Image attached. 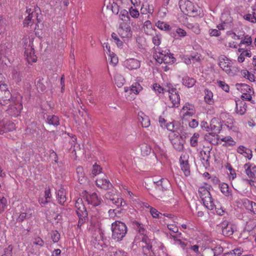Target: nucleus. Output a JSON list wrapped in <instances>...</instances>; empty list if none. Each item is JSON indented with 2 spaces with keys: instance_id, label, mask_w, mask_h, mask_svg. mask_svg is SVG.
Instances as JSON below:
<instances>
[{
  "instance_id": "9b49d317",
  "label": "nucleus",
  "mask_w": 256,
  "mask_h": 256,
  "mask_svg": "<svg viewBox=\"0 0 256 256\" xmlns=\"http://www.w3.org/2000/svg\"><path fill=\"white\" fill-rule=\"evenodd\" d=\"M218 66L228 74L232 76L234 74L232 72V62L224 55H222L218 58Z\"/></svg>"
},
{
  "instance_id": "c756f323",
  "label": "nucleus",
  "mask_w": 256,
  "mask_h": 256,
  "mask_svg": "<svg viewBox=\"0 0 256 256\" xmlns=\"http://www.w3.org/2000/svg\"><path fill=\"white\" fill-rule=\"evenodd\" d=\"M242 203L244 206L251 212H253L254 209L256 208V203L251 201L247 198H244L242 200Z\"/></svg>"
},
{
  "instance_id": "a878e982",
  "label": "nucleus",
  "mask_w": 256,
  "mask_h": 256,
  "mask_svg": "<svg viewBox=\"0 0 256 256\" xmlns=\"http://www.w3.org/2000/svg\"><path fill=\"white\" fill-rule=\"evenodd\" d=\"M120 26L122 30L120 34L122 38H130L132 36V32L129 25L126 26L122 22L120 24Z\"/></svg>"
},
{
  "instance_id": "aec40b11",
  "label": "nucleus",
  "mask_w": 256,
  "mask_h": 256,
  "mask_svg": "<svg viewBox=\"0 0 256 256\" xmlns=\"http://www.w3.org/2000/svg\"><path fill=\"white\" fill-rule=\"evenodd\" d=\"M223 251L222 247L219 246L214 248H206L202 251V256H216Z\"/></svg>"
},
{
  "instance_id": "69168bd1",
  "label": "nucleus",
  "mask_w": 256,
  "mask_h": 256,
  "mask_svg": "<svg viewBox=\"0 0 256 256\" xmlns=\"http://www.w3.org/2000/svg\"><path fill=\"white\" fill-rule=\"evenodd\" d=\"M12 77L14 80L16 82H18L22 80V76L20 72H18L16 70H14L12 73Z\"/></svg>"
},
{
  "instance_id": "bf43d9fd",
  "label": "nucleus",
  "mask_w": 256,
  "mask_h": 256,
  "mask_svg": "<svg viewBox=\"0 0 256 256\" xmlns=\"http://www.w3.org/2000/svg\"><path fill=\"white\" fill-rule=\"evenodd\" d=\"M216 84L222 90H224L226 92H229L230 87L228 85L226 84L224 82L218 80L216 82Z\"/></svg>"
},
{
  "instance_id": "e433bc0d",
  "label": "nucleus",
  "mask_w": 256,
  "mask_h": 256,
  "mask_svg": "<svg viewBox=\"0 0 256 256\" xmlns=\"http://www.w3.org/2000/svg\"><path fill=\"white\" fill-rule=\"evenodd\" d=\"M220 140L225 142L223 144L224 146H233L236 144V142L230 136L222 137L220 138Z\"/></svg>"
},
{
  "instance_id": "0e129e2a",
  "label": "nucleus",
  "mask_w": 256,
  "mask_h": 256,
  "mask_svg": "<svg viewBox=\"0 0 256 256\" xmlns=\"http://www.w3.org/2000/svg\"><path fill=\"white\" fill-rule=\"evenodd\" d=\"M244 18L250 22H251L252 23H256V18L254 16L253 14H244L243 16Z\"/></svg>"
},
{
  "instance_id": "4d7b16f0",
  "label": "nucleus",
  "mask_w": 256,
  "mask_h": 256,
  "mask_svg": "<svg viewBox=\"0 0 256 256\" xmlns=\"http://www.w3.org/2000/svg\"><path fill=\"white\" fill-rule=\"evenodd\" d=\"M6 199L4 196L0 198V214H2L4 212V210L6 208Z\"/></svg>"
},
{
  "instance_id": "6e6552de",
  "label": "nucleus",
  "mask_w": 256,
  "mask_h": 256,
  "mask_svg": "<svg viewBox=\"0 0 256 256\" xmlns=\"http://www.w3.org/2000/svg\"><path fill=\"white\" fill-rule=\"evenodd\" d=\"M236 87L242 93V100L250 101L252 103H254V100H252V96L254 94V91L250 86L245 84H236Z\"/></svg>"
},
{
  "instance_id": "052dcab7",
  "label": "nucleus",
  "mask_w": 256,
  "mask_h": 256,
  "mask_svg": "<svg viewBox=\"0 0 256 256\" xmlns=\"http://www.w3.org/2000/svg\"><path fill=\"white\" fill-rule=\"evenodd\" d=\"M44 197V199L46 200V202H50L51 201L52 196L49 187L45 188Z\"/></svg>"
},
{
  "instance_id": "20e7f679",
  "label": "nucleus",
  "mask_w": 256,
  "mask_h": 256,
  "mask_svg": "<svg viewBox=\"0 0 256 256\" xmlns=\"http://www.w3.org/2000/svg\"><path fill=\"white\" fill-rule=\"evenodd\" d=\"M112 238L116 241L122 240L127 233V227L124 223L116 220L112 224Z\"/></svg>"
},
{
  "instance_id": "2eb2a0df",
  "label": "nucleus",
  "mask_w": 256,
  "mask_h": 256,
  "mask_svg": "<svg viewBox=\"0 0 256 256\" xmlns=\"http://www.w3.org/2000/svg\"><path fill=\"white\" fill-rule=\"evenodd\" d=\"M180 164L181 170L183 172L185 176L190 175V166L188 162V156L186 154H182L180 158Z\"/></svg>"
},
{
  "instance_id": "3c124183",
  "label": "nucleus",
  "mask_w": 256,
  "mask_h": 256,
  "mask_svg": "<svg viewBox=\"0 0 256 256\" xmlns=\"http://www.w3.org/2000/svg\"><path fill=\"white\" fill-rule=\"evenodd\" d=\"M162 38L160 34L156 33L152 38V43L156 46H159L161 44Z\"/></svg>"
},
{
  "instance_id": "7c9ffc66",
  "label": "nucleus",
  "mask_w": 256,
  "mask_h": 256,
  "mask_svg": "<svg viewBox=\"0 0 256 256\" xmlns=\"http://www.w3.org/2000/svg\"><path fill=\"white\" fill-rule=\"evenodd\" d=\"M174 148L178 151H182L184 149V144L182 142L181 136H178L172 141Z\"/></svg>"
},
{
  "instance_id": "6ab92c4d",
  "label": "nucleus",
  "mask_w": 256,
  "mask_h": 256,
  "mask_svg": "<svg viewBox=\"0 0 256 256\" xmlns=\"http://www.w3.org/2000/svg\"><path fill=\"white\" fill-rule=\"evenodd\" d=\"M2 88L0 90V104L4 106L9 103L12 98V94L8 88L2 86Z\"/></svg>"
},
{
  "instance_id": "7ed1b4c3",
  "label": "nucleus",
  "mask_w": 256,
  "mask_h": 256,
  "mask_svg": "<svg viewBox=\"0 0 256 256\" xmlns=\"http://www.w3.org/2000/svg\"><path fill=\"white\" fill-rule=\"evenodd\" d=\"M179 6L181 11L186 15L192 17L201 16L202 8L188 0H180Z\"/></svg>"
},
{
  "instance_id": "393cba45",
  "label": "nucleus",
  "mask_w": 256,
  "mask_h": 256,
  "mask_svg": "<svg viewBox=\"0 0 256 256\" xmlns=\"http://www.w3.org/2000/svg\"><path fill=\"white\" fill-rule=\"evenodd\" d=\"M96 185L98 188L104 190L110 188L112 184L106 178H98L96 180Z\"/></svg>"
},
{
  "instance_id": "412c9836",
  "label": "nucleus",
  "mask_w": 256,
  "mask_h": 256,
  "mask_svg": "<svg viewBox=\"0 0 256 256\" xmlns=\"http://www.w3.org/2000/svg\"><path fill=\"white\" fill-rule=\"evenodd\" d=\"M34 210L32 208H26V212H20L16 219L18 222H22L30 218L34 215Z\"/></svg>"
},
{
  "instance_id": "49530a36",
  "label": "nucleus",
  "mask_w": 256,
  "mask_h": 256,
  "mask_svg": "<svg viewBox=\"0 0 256 256\" xmlns=\"http://www.w3.org/2000/svg\"><path fill=\"white\" fill-rule=\"evenodd\" d=\"M116 84L118 88L122 87L125 82L124 77L120 74H117L114 76Z\"/></svg>"
},
{
  "instance_id": "e2e57ef3",
  "label": "nucleus",
  "mask_w": 256,
  "mask_h": 256,
  "mask_svg": "<svg viewBox=\"0 0 256 256\" xmlns=\"http://www.w3.org/2000/svg\"><path fill=\"white\" fill-rule=\"evenodd\" d=\"M252 37L249 35H246L244 36V39L241 40L240 44H246L248 46H250L252 44Z\"/></svg>"
},
{
  "instance_id": "de8ad7c7",
  "label": "nucleus",
  "mask_w": 256,
  "mask_h": 256,
  "mask_svg": "<svg viewBox=\"0 0 256 256\" xmlns=\"http://www.w3.org/2000/svg\"><path fill=\"white\" fill-rule=\"evenodd\" d=\"M110 200L118 207L124 206L126 202L124 201L123 199L121 198H110Z\"/></svg>"
},
{
  "instance_id": "c9c22d12",
  "label": "nucleus",
  "mask_w": 256,
  "mask_h": 256,
  "mask_svg": "<svg viewBox=\"0 0 256 256\" xmlns=\"http://www.w3.org/2000/svg\"><path fill=\"white\" fill-rule=\"evenodd\" d=\"M182 80L183 84L188 88L192 87L196 82L194 78H190L188 76H184Z\"/></svg>"
},
{
  "instance_id": "f704fd0d",
  "label": "nucleus",
  "mask_w": 256,
  "mask_h": 256,
  "mask_svg": "<svg viewBox=\"0 0 256 256\" xmlns=\"http://www.w3.org/2000/svg\"><path fill=\"white\" fill-rule=\"evenodd\" d=\"M205 96H204V102L208 104L212 105L214 104V100L213 98V93L208 90H204Z\"/></svg>"
},
{
  "instance_id": "4be33fe9",
  "label": "nucleus",
  "mask_w": 256,
  "mask_h": 256,
  "mask_svg": "<svg viewBox=\"0 0 256 256\" xmlns=\"http://www.w3.org/2000/svg\"><path fill=\"white\" fill-rule=\"evenodd\" d=\"M245 172L247 176L250 178H254L255 177L256 174V166L254 164L248 162L244 166Z\"/></svg>"
},
{
  "instance_id": "423d86ee",
  "label": "nucleus",
  "mask_w": 256,
  "mask_h": 256,
  "mask_svg": "<svg viewBox=\"0 0 256 256\" xmlns=\"http://www.w3.org/2000/svg\"><path fill=\"white\" fill-rule=\"evenodd\" d=\"M156 61L159 64L162 62L168 64H172L175 60L173 54L170 52L169 50L156 52L154 56Z\"/></svg>"
},
{
  "instance_id": "79ce46f5",
  "label": "nucleus",
  "mask_w": 256,
  "mask_h": 256,
  "mask_svg": "<svg viewBox=\"0 0 256 256\" xmlns=\"http://www.w3.org/2000/svg\"><path fill=\"white\" fill-rule=\"evenodd\" d=\"M214 208L216 214L219 216H224L226 212V208L220 202H218L216 205L214 204Z\"/></svg>"
},
{
  "instance_id": "c03bdc74",
  "label": "nucleus",
  "mask_w": 256,
  "mask_h": 256,
  "mask_svg": "<svg viewBox=\"0 0 256 256\" xmlns=\"http://www.w3.org/2000/svg\"><path fill=\"white\" fill-rule=\"evenodd\" d=\"M187 27L196 34H198L200 33V29L198 24H188Z\"/></svg>"
},
{
  "instance_id": "603ef678",
  "label": "nucleus",
  "mask_w": 256,
  "mask_h": 256,
  "mask_svg": "<svg viewBox=\"0 0 256 256\" xmlns=\"http://www.w3.org/2000/svg\"><path fill=\"white\" fill-rule=\"evenodd\" d=\"M109 58L110 59V63L113 66H115L118 63V60L116 55L113 52L110 53L108 54Z\"/></svg>"
},
{
  "instance_id": "f257e3e1",
  "label": "nucleus",
  "mask_w": 256,
  "mask_h": 256,
  "mask_svg": "<svg viewBox=\"0 0 256 256\" xmlns=\"http://www.w3.org/2000/svg\"><path fill=\"white\" fill-rule=\"evenodd\" d=\"M136 228L138 232L144 235L142 238V242L144 244L142 246L144 252L150 256H161L160 251L164 252V247L163 244L160 242H157L156 241L150 242L148 239L145 237L146 232V229L144 228L142 224L136 222Z\"/></svg>"
},
{
  "instance_id": "ddd939ff",
  "label": "nucleus",
  "mask_w": 256,
  "mask_h": 256,
  "mask_svg": "<svg viewBox=\"0 0 256 256\" xmlns=\"http://www.w3.org/2000/svg\"><path fill=\"white\" fill-rule=\"evenodd\" d=\"M16 129V124L12 121L8 119L0 120V134L8 132H12Z\"/></svg>"
},
{
  "instance_id": "9d476101",
  "label": "nucleus",
  "mask_w": 256,
  "mask_h": 256,
  "mask_svg": "<svg viewBox=\"0 0 256 256\" xmlns=\"http://www.w3.org/2000/svg\"><path fill=\"white\" fill-rule=\"evenodd\" d=\"M196 112L194 106L189 102H186L180 112V115L183 120H188L193 116Z\"/></svg>"
},
{
  "instance_id": "b1692460",
  "label": "nucleus",
  "mask_w": 256,
  "mask_h": 256,
  "mask_svg": "<svg viewBox=\"0 0 256 256\" xmlns=\"http://www.w3.org/2000/svg\"><path fill=\"white\" fill-rule=\"evenodd\" d=\"M238 52L240 54L238 58V61L239 62H242L244 61L245 57L250 58L252 56V52L250 50L245 48L238 49Z\"/></svg>"
},
{
  "instance_id": "39448f33",
  "label": "nucleus",
  "mask_w": 256,
  "mask_h": 256,
  "mask_svg": "<svg viewBox=\"0 0 256 256\" xmlns=\"http://www.w3.org/2000/svg\"><path fill=\"white\" fill-rule=\"evenodd\" d=\"M22 98V96L20 94H16L12 98V102L7 110L8 113L12 116L16 117L20 115L23 108Z\"/></svg>"
},
{
  "instance_id": "cd10ccee",
  "label": "nucleus",
  "mask_w": 256,
  "mask_h": 256,
  "mask_svg": "<svg viewBox=\"0 0 256 256\" xmlns=\"http://www.w3.org/2000/svg\"><path fill=\"white\" fill-rule=\"evenodd\" d=\"M138 120L144 128H148L150 126L149 118L142 112L138 113Z\"/></svg>"
},
{
  "instance_id": "4468645a",
  "label": "nucleus",
  "mask_w": 256,
  "mask_h": 256,
  "mask_svg": "<svg viewBox=\"0 0 256 256\" xmlns=\"http://www.w3.org/2000/svg\"><path fill=\"white\" fill-rule=\"evenodd\" d=\"M220 19L222 23L217 26L218 30L220 32L221 30H224L232 26V18L229 14L223 12Z\"/></svg>"
},
{
  "instance_id": "4c0bfd02",
  "label": "nucleus",
  "mask_w": 256,
  "mask_h": 256,
  "mask_svg": "<svg viewBox=\"0 0 256 256\" xmlns=\"http://www.w3.org/2000/svg\"><path fill=\"white\" fill-rule=\"evenodd\" d=\"M108 250L110 256H126V254L124 252L116 250L114 247H110Z\"/></svg>"
},
{
  "instance_id": "a18cd8bd",
  "label": "nucleus",
  "mask_w": 256,
  "mask_h": 256,
  "mask_svg": "<svg viewBox=\"0 0 256 256\" xmlns=\"http://www.w3.org/2000/svg\"><path fill=\"white\" fill-rule=\"evenodd\" d=\"M142 88L138 82L134 83L130 88V91L136 94H138L142 90Z\"/></svg>"
},
{
  "instance_id": "473e14b6",
  "label": "nucleus",
  "mask_w": 256,
  "mask_h": 256,
  "mask_svg": "<svg viewBox=\"0 0 256 256\" xmlns=\"http://www.w3.org/2000/svg\"><path fill=\"white\" fill-rule=\"evenodd\" d=\"M119 17L120 20L124 22L126 26L127 24L130 22V18L128 15V12L126 10H122L120 12Z\"/></svg>"
},
{
  "instance_id": "72a5a7b5",
  "label": "nucleus",
  "mask_w": 256,
  "mask_h": 256,
  "mask_svg": "<svg viewBox=\"0 0 256 256\" xmlns=\"http://www.w3.org/2000/svg\"><path fill=\"white\" fill-rule=\"evenodd\" d=\"M156 186L158 188L162 190H166L168 189V186L170 185L168 181L164 178H162L160 180L157 181L156 182Z\"/></svg>"
},
{
  "instance_id": "2f4dec72",
  "label": "nucleus",
  "mask_w": 256,
  "mask_h": 256,
  "mask_svg": "<svg viewBox=\"0 0 256 256\" xmlns=\"http://www.w3.org/2000/svg\"><path fill=\"white\" fill-rule=\"evenodd\" d=\"M237 152L240 154H243L248 159H250L252 157V150L243 146H240L238 147Z\"/></svg>"
},
{
  "instance_id": "0eeeda50",
  "label": "nucleus",
  "mask_w": 256,
  "mask_h": 256,
  "mask_svg": "<svg viewBox=\"0 0 256 256\" xmlns=\"http://www.w3.org/2000/svg\"><path fill=\"white\" fill-rule=\"evenodd\" d=\"M38 8H28L26 10V12L28 15L26 16L24 20V26L28 27L32 26L34 24L36 25L40 22L38 20Z\"/></svg>"
},
{
  "instance_id": "1a4fd4ad",
  "label": "nucleus",
  "mask_w": 256,
  "mask_h": 256,
  "mask_svg": "<svg viewBox=\"0 0 256 256\" xmlns=\"http://www.w3.org/2000/svg\"><path fill=\"white\" fill-rule=\"evenodd\" d=\"M92 244L97 250H104L108 246L103 240V233L101 230H98L93 236L91 240Z\"/></svg>"
},
{
  "instance_id": "a211bd4d",
  "label": "nucleus",
  "mask_w": 256,
  "mask_h": 256,
  "mask_svg": "<svg viewBox=\"0 0 256 256\" xmlns=\"http://www.w3.org/2000/svg\"><path fill=\"white\" fill-rule=\"evenodd\" d=\"M24 56L29 64L36 62L37 57L34 54V48L30 44L26 45L24 47Z\"/></svg>"
},
{
  "instance_id": "774afa93",
  "label": "nucleus",
  "mask_w": 256,
  "mask_h": 256,
  "mask_svg": "<svg viewBox=\"0 0 256 256\" xmlns=\"http://www.w3.org/2000/svg\"><path fill=\"white\" fill-rule=\"evenodd\" d=\"M60 234L57 230H54L52 232L51 237L54 242H58L60 240Z\"/></svg>"
},
{
  "instance_id": "bb28decb",
  "label": "nucleus",
  "mask_w": 256,
  "mask_h": 256,
  "mask_svg": "<svg viewBox=\"0 0 256 256\" xmlns=\"http://www.w3.org/2000/svg\"><path fill=\"white\" fill-rule=\"evenodd\" d=\"M219 188L221 192L226 197H229L232 195V191L230 189L228 185L225 182L219 184Z\"/></svg>"
},
{
  "instance_id": "dca6fc26",
  "label": "nucleus",
  "mask_w": 256,
  "mask_h": 256,
  "mask_svg": "<svg viewBox=\"0 0 256 256\" xmlns=\"http://www.w3.org/2000/svg\"><path fill=\"white\" fill-rule=\"evenodd\" d=\"M169 99L172 108H178L180 104V96L176 88H172L168 90Z\"/></svg>"
},
{
  "instance_id": "338daca9",
  "label": "nucleus",
  "mask_w": 256,
  "mask_h": 256,
  "mask_svg": "<svg viewBox=\"0 0 256 256\" xmlns=\"http://www.w3.org/2000/svg\"><path fill=\"white\" fill-rule=\"evenodd\" d=\"M190 58L193 64L199 63L201 61V55L200 54L196 53L194 55H191Z\"/></svg>"
},
{
  "instance_id": "c85d7f7f",
  "label": "nucleus",
  "mask_w": 256,
  "mask_h": 256,
  "mask_svg": "<svg viewBox=\"0 0 256 256\" xmlns=\"http://www.w3.org/2000/svg\"><path fill=\"white\" fill-rule=\"evenodd\" d=\"M56 198L60 204H64L66 200V190L63 188H60L56 192Z\"/></svg>"
},
{
  "instance_id": "5701e85b",
  "label": "nucleus",
  "mask_w": 256,
  "mask_h": 256,
  "mask_svg": "<svg viewBox=\"0 0 256 256\" xmlns=\"http://www.w3.org/2000/svg\"><path fill=\"white\" fill-rule=\"evenodd\" d=\"M124 64L129 70L137 69L139 68L140 66V61L135 58L126 60L124 62Z\"/></svg>"
},
{
  "instance_id": "09e8293b",
  "label": "nucleus",
  "mask_w": 256,
  "mask_h": 256,
  "mask_svg": "<svg viewBox=\"0 0 256 256\" xmlns=\"http://www.w3.org/2000/svg\"><path fill=\"white\" fill-rule=\"evenodd\" d=\"M141 151L144 156H148L150 153L151 148L149 145L144 144H142Z\"/></svg>"
},
{
  "instance_id": "f8f14e48",
  "label": "nucleus",
  "mask_w": 256,
  "mask_h": 256,
  "mask_svg": "<svg viewBox=\"0 0 256 256\" xmlns=\"http://www.w3.org/2000/svg\"><path fill=\"white\" fill-rule=\"evenodd\" d=\"M82 197L89 204L94 206L100 205L102 202V199L98 198L96 193L90 194L88 192L84 190L83 191Z\"/></svg>"
},
{
  "instance_id": "5fc2aeb1",
  "label": "nucleus",
  "mask_w": 256,
  "mask_h": 256,
  "mask_svg": "<svg viewBox=\"0 0 256 256\" xmlns=\"http://www.w3.org/2000/svg\"><path fill=\"white\" fill-rule=\"evenodd\" d=\"M120 213V211L116 210H110L108 212V216L112 220H116L119 218L118 214Z\"/></svg>"
},
{
  "instance_id": "f03ea898",
  "label": "nucleus",
  "mask_w": 256,
  "mask_h": 256,
  "mask_svg": "<svg viewBox=\"0 0 256 256\" xmlns=\"http://www.w3.org/2000/svg\"><path fill=\"white\" fill-rule=\"evenodd\" d=\"M212 187L208 184L204 183V185L198 188V195L203 202L204 206L210 210H214V202L210 190Z\"/></svg>"
},
{
  "instance_id": "a19ab883",
  "label": "nucleus",
  "mask_w": 256,
  "mask_h": 256,
  "mask_svg": "<svg viewBox=\"0 0 256 256\" xmlns=\"http://www.w3.org/2000/svg\"><path fill=\"white\" fill-rule=\"evenodd\" d=\"M47 121L50 124L54 126H58L60 124L58 118L54 115L48 116L47 118Z\"/></svg>"
},
{
  "instance_id": "8fccbe9b",
  "label": "nucleus",
  "mask_w": 256,
  "mask_h": 256,
  "mask_svg": "<svg viewBox=\"0 0 256 256\" xmlns=\"http://www.w3.org/2000/svg\"><path fill=\"white\" fill-rule=\"evenodd\" d=\"M128 14H130V16L134 18H137L140 16V12L136 7L134 8L133 6H131L128 10Z\"/></svg>"
},
{
  "instance_id": "864d4df0",
  "label": "nucleus",
  "mask_w": 256,
  "mask_h": 256,
  "mask_svg": "<svg viewBox=\"0 0 256 256\" xmlns=\"http://www.w3.org/2000/svg\"><path fill=\"white\" fill-rule=\"evenodd\" d=\"M226 34L228 36H230L232 38L235 40H238L242 39V34H236L235 32H234L232 30H229L226 32Z\"/></svg>"
},
{
  "instance_id": "6e6d98bb",
  "label": "nucleus",
  "mask_w": 256,
  "mask_h": 256,
  "mask_svg": "<svg viewBox=\"0 0 256 256\" xmlns=\"http://www.w3.org/2000/svg\"><path fill=\"white\" fill-rule=\"evenodd\" d=\"M102 172V168L101 166L96 163L94 164L92 166V174L96 176L101 174Z\"/></svg>"
},
{
  "instance_id": "f3484780",
  "label": "nucleus",
  "mask_w": 256,
  "mask_h": 256,
  "mask_svg": "<svg viewBox=\"0 0 256 256\" xmlns=\"http://www.w3.org/2000/svg\"><path fill=\"white\" fill-rule=\"evenodd\" d=\"M220 227L223 235L226 236L232 235L235 230L234 226L226 220L220 223Z\"/></svg>"
},
{
  "instance_id": "13d9d810",
  "label": "nucleus",
  "mask_w": 256,
  "mask_h": 256,
  "mask_svg": "<svg viewBox=\"0 0 256 256\" xmlns=\"http://www.w3.org/2000/svg\"><path fill=\"white\" fill-rule=\"evenodd\" d=\"M200 135L198 133H194L192 136L190 138V144L192 146H196L198 144V138Z\"/></svg>"
},
{
  "instance_id": "58836bf2",
  "label": "nucleus",
  "mask_w": 256,
  "mask_h": 256,
  "mask_svg": "<svg viewBox=\"0 0 256 256\" xmlns=\"http://www.w3.org/2000/svg\"><path fill=\"white\" fill-rule=\"evenodd\" d=\"M210 129L214 131H219L221 128L218 120L216 118H212L210 124Z\"/></svg>"
},
{
  "instance_id": "680f3d73",
  "label": "nucleus",
  "mask_w": 256,
  "mask_h": 256,
  "mask_svg": "<svg viewBox=\"0 0 256 256\" xmlns=\"http://www.w3.org/2000/svg\"><path fill=\"white\" fill-rule=\"evenodd\" d=\"M43 80H44L43 79H42V80L39 79L37 82L36 86L37 90L38 91L43 92L46 88V86L43 83Z\"/></svg>"
},
{
  "instance_id": "ea45409f",
  "label": "nucleus",
  "mask_w": 256,
  "mask_h": 256,
  "mask_svg": "<svg viewBox=\"0 0 256 256\" xmlns=\"http://www.w3.org/2000/svg\"><path fill=\"white\" fill-rule=\"evenodd\" d=\"M156 26L160 30L164 31L168 30L170 28V26L168 24L164 22H162L160 20L158 21L156 23Z\"/></svg>"
},
{
  "instance_id": "37998d69",
  "label": "nucleus",
  "mask_w": 256,
  "mask_h": 256,
  "mask_svg": "<svg viewBox=\"0 0 256 256\" xmlns=\"http://www.w3.org/2000/svg\"><path fill=\"white\" fill-rule=\"evenodd\" d=\"M170 235L172 236V238L173 239L174 244L180 246V247L183 249H184L186 248V244L184 242L182 241L180 239L178 238V236L175 235H172L171 234Z\"/></svg>"
}]
</instances>
